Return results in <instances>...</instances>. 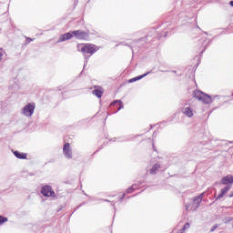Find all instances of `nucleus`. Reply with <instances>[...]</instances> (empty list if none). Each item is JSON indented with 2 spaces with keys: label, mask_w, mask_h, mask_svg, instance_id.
Masks as SVG:
<instances>
[{
  "label": "nucleus",
  "mask_w": 233,
  "mask_h": 233,
  "mask_svg": "<svg viewBox=\"0 0 233 233\" xmlns=\"http://www.w3.org/2000/svg\"><path fill=\"white\" fill-rule=\"evenodd\" d=\"M77 50L84 54V56H94L97 52V46L82 43L77 45Z\"/></svg>",
  "instance_id": "obj_1"
},
{
  "label": "nucleus",
  "mask_w": 233,
  "mask_h": 233,
  "mask_svg": "<svg viewBox=\"0 0 233 233\" xmlns=\"http://www.w3.org/2000/svg\"><path fill=\"white\" fill-rule=\"evenodd\" d=\"M205 197V193H201L200 195L195 197L193 198V203L192 204H187L186 205V210L188 212L192 210L193 212L198 210L199 208V205L203 201V198Z\"/></svg>",
  "instance_id": "obj_2"
},
{
  "label": "nucleus",
  "mask_w": 233,
  "mask_h": 233,
  "mask_svg": "<svg viewBox=\"0 0 233 233\" xmlns=\"http://www.w3.org/2000/svg\"><path fill=\"white\" fill-rule=\"evenodd\" d=\"M193 97L195 99H198V101H201V103H204V105H208V104L212 103V98L210 97V96H208L199 90H197L194 92Z\"/></svg>",
  "instance_id": "obj_3"
},
{
  "label": "nucleus",
  "mask_w": 233,
  "mask_h": 233,
  "mask_svg": "<svg viewBox=\"0 0 233 233\" xmlns=\"http://www.w3.org/2000/svg\"><path fill=\"white\" fill-rule=\"evenodd\" d=\"M41 194L45 198H56V192L52 190V187L50 186H45L44 187H42Z\"/></svg>",
  "instance_id": "obj_4"
},
{
  "label": "nucleus",
  "mask_w": 233,
  "mask_h": 233,
  "mask_svg": "<svg viewBox=\"0 0 233 233\" xmlns=\"http://www.w3.org/2000/svg\"><path fill=\"white\" fill-rule=\"evenodd\" d=\"M73 35H75V37H76V39H80V40H84V41L88 39V33L81 31V30L73 31Z\"/></svg>",
  "instance_id": "obj_5"
},
{
  "label": "nucleus",
  "mask_w": 233,
  "mask_h": 233,
  "mask_svg": "<svg viewBox=\"0 0 233 233\" xmlns=\"http://www.w3.org/2000/svg\"><path fill=\"white\" fill-rule=\"evenodd\" d=\"M34 110H35V104H28L26 105L24 109L23 112L25 114V116H27L30 117V116H32V114H34Z\"/></svg>",
  "instance_id": "obj_6"
},
{
  "label": "nucleus",
  "mask_w": 233,
  "mask_h": 233,
  "mask_svg": "<svg viewBox=\"0 0 233 233\" xmlns=\"http://www.w3.org/2000/svg\"><path fill=\"white\" fill-rule=\"evenodd\" d=\"M94 88L95 89L92 91L93 96H96V97H98V99H101V97H103L105 90L99 86H95Z\"/></svg>",
  "instance_id": "obj_7"
},
{
  "label": "nucleus",
  "mask_w": 233,
  "mask_h": 233,
  "mask_svg": "<svg viewBox=\"0 0 233 233\" xmlns=\"http://www.w3.org/2000/svg\"><path fill=\"white\" fill-rule=\"evenodd\" d=\"M63 152L66 157H67V159H72V149L70 148L69 143H66L64 145Z\"/></svg>",
  "instance_id": "obj_8"
},
{
  "label": "nucleus",
  "mask_w": 233,
  "mask_h": 233,
  "mask_svg": "<svg viewBox=\"0 0 233 233\" xmlns=\"http://www.w3.org/2000/svg\"><path fill=\"white\" fill-rule=\"evenodd\" d=\"M74 37L73 32L72 33H66L64 35H61L59 37V43H63L65 41H68V39H72Z\"/></svg>",
  "instance_id": "obj_9"
},
{
  "label": "nucleus",
  "mask_w": 233,
  "mask_h": 233,
  "mask_svg": "<svg viewBox=\"0 0 233 233\" xmlns=\"http://www.w3.org/2000/svg\"><path fill=\"white\" fill-rule=\"evenodd\" d=\"M222 185H232L233 184V176L228 175L221 178Z\"/></svg>",
  "instance_id": "obj_10"
},
{
  "label": "nucleus",
  "mask_w": 233,
  "mask_h": 233,
  "mask_svg": "<svg viewBox=\"0 0 233 233\" xmlns=\"http://www.w3.org/2000/svg\"><path fill=\"white\" fill-rule=\"evenodd\" d=\"M230 190V186H227L226 187L220 189V194L218 197V199H221L225 197V195Z\"/></svg>",
  "instance_id": "obj_11"
},
{
  "label": "nucleus",
  "mask_w": 233,
  "mask_h": 233,
  "mask_svg": "<svg viewBox=\"0 0 233 233\" xmlns=\"http://www.w3.org/2000/svg\"><path fill=\"white\" fill-rule=\"evenodd\" d=\"M14 154L18 159H26L28 156L26 153H21L19 151H15Z\"/></svg>",
  "instance_id": "obj_12"
},
{
  "label": "nucleus",
  "mask_w": 233,
  "mask_h": 233,
  "mask_svg": "<svg viewBox=\"0 0 233 233\" xmlns=\"http://www.w3.org/2000/svg\"><path fill=\"white\" fill-rule=\"evenodd\" d=\"M183 114H185V116L187 117H192V116H194V111H192L190 107H186L183 110Z\"/></svg>",
  "instance_id": "obj_13"
},
{
  "label": "nucleus",
  "mask_w": 233,
  "mask_h": 233,
  "mask_svg": "<svg viewBox=\"0 0 233 233\" xmlns=\"http://www.w3.org/2000/svg\"><path fill=\"white\" fill-rule=\"evenodd\" d=\"M159 168H161V165L159 164L153 165V167L150 168V174L152 175L157 174Z\"/></svg>",
  "instance_id": "obj_14"
},
{
  "label": "nucleus",
  "mask_w": 233,
  "mask_h": 233,
  "mask_svg": "<svg viewBox=\"0 0 233 233\" xmlns=\"http://www.w3.org/2000/svg\"><path fill=\"white\" fill-rule=\"evenodd\" d=\"M147 74H144L142 76H137L129 80V83H134V81H139V79H143Z\"/></svg>",
  "instance_id": "obj_15"
},
{
  "label": "nucleus",
  "mask_w": 233,
  "mask_h": 233,
  "mask_svg": "<svg viewBox=\"0 0 233 233\" xmlns=\"http://www.w3.org/2000/svg\"><path fill=\"white\" fill-rule=\"evenodd\" d=\"M190 228V223H186L182 229H180L181 232H185V230H188Z\"/></svg>",
  "instance_id": "obj_16"
},
{
  "label": "nucleus",
  "mask_w": 233,
  "mask_h": 233,
  "mask_svg": "<svg viewBox=\"0 0 233 233\" xmlns=\"http://www.w3.org/2000/svg\"><path fill=\"white\" fill-rule=\"evenodd\" d=\"M6 221H8V218H3L2 219H0V225H3V223H6Z\"/></svg>",
  "instance_id": "obj_17"
},
{
  "label": "nucleus",
  "mask_w": 233,
  "mask_h": 233,
  "mask_svg": "<svg viewBox=\"0 0 233 233\" xmlns=\"http://www.w3.org/2000/svg\"><path fill=\"white\" fill-rule=\"evenodd\" d=\"M113 105H119L121 106V105H123V102H121V100H116L113 103Z\"/></svg>",
  "instance_id": "obj_18"
},
{
  "label": "nucleus",
  "mask_w": 233,
  "mask_h": 233,
  "mask_svg": "<svg viewBox=\"0 0 233 233\" xmlns=\"http://www.w3.org/2000/svg\"><path fill=\"white\" fill-rule=\"evenodd\" d=\"M216 228H218V225L213 226L210 229V232H214V230H216Z\"/></svg>",
  "instance_id": "obj_19"
},
{
  "label": "nucleus",
  "mask_w": 233,
  "mask_h": 233,
  "mask_svg": "<svg viewBox=\"0 0 233 233\" xmlns=\"http://www.w3.org/2000/svg\"><path fill=\"white\" fill-rule=\"evenodd\" d=\"M26 43H32V41H34V39L30 38V37H26Z\"/></svg>",
  "instance_id": "obj_20"
},
{
  "label": "nucleus",
  "mask_w": 233,
  "mask_h": 233,
  "mask_svg": "<svg viewBox=\"0 0 233 233\" xmlns=\"http://www.w3.org/2000/svg\"><path fill=\"white\" fill-rule=\"evenodd\" d=\"M3 59V50H0V61Z\"/></svg>",
  "instance_id": "obj_21"
},
{
  "label": "nucleus",
  "mask_w": 233,
  "mask_h": 233,
  "mask_svg": "<svg viewBox=\"0 0 233 233\" xmlns=\"http://www.w3.org/2000/svg\"><path fill=\"white\" fill-rule=\"evenodd\" d=\"M228 198H233V191L228 195Z\"/></svg>",
  "instance_id": "obj_22"
},
{
  "label": "nucleus",
  "mask_w": 233,
  "mask_h": 233,
  "mask_svg": "<svg viewBox=\"0 0 233 233\" xmlns=\"http://www.w3.org/2000/svg\"><path fill=\"white\" fill-rule=\"evenodd\" d=\"M127 192H132V187L128 188Z\"/></svg>",
  "instance_id": "obj_23"
},
{
  "label": "nucleus",
  "mask_w": 233,
  "mask_h": 233,
  "mask_svg": "<svg viewBox=\"0 0 233 233\" xmlns=\"http://www.w3.org/2000/svg\"><path fill=\"white\" fill-rule=\"evenodd\" d=\"M0 219H3V217L0 216Z\"/></svg>",
  "instance_id": "obj_24"
},
{
  "label": "nucleus",
  "mask_w": 233,
  "mask_h": 233,
  "mask_svg": "<svg viewBox=\"0 0 233 233\" xmlns=\"http://www.w3.org/2000/svg\"><path fill=\"white\" fill-rule=\"evenodd\" d=\"M118 110H121V107H119Z\"/></svg>",
  "instance_id": "obj_25"
}]
</instances>
